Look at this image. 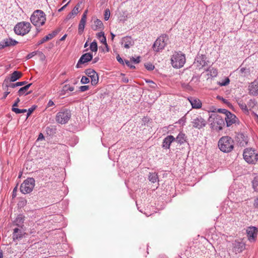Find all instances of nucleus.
Wrapping results in <instances>:
<instances>
[{
	"instance_id": "1",
	"label": "nucleus",
	"mask_w": 258,
	"mask_h": 258,
	"mask_svg": "<svg viewBox=\"0 0 258 258\" xmlns=\"http://www.w3.org/2000/svg\"><path fill=\"white\" fill-rule=\"evenodd\" d=\"M234 141L229 136L222 137L218 142L219 149L224 153L230 152L234 148Z\"/></svg>"
},
{
	"instance_id": "2",
	"label": "nucleus",
	"mask_w": 258,
	"mask_h": 258,
	"mask_svg": "<svg viewBox=\"0 0 258 258\" xmlns=\"http://www.w3.org/2000/svg\"><path fill=\"white\" fill-rule=\"evenodd\" d=\"M31 23L36 27L43 25L46 21V15L41 10L35 11L31 16Z\"/></svg>"
},
{
	"instance_id": "3",
	"label": "nucleus",
	"mask_w": 258,
	"mask_h": 258,
	"mask_svg": "<svg viewBox=\"0 0 258 258\" xmlns=\"http://www.w3.org/2000/svg\"><path fill=\"white\" fill-rule=\"evenodd\" d=\"M243 158L248 163L255 164L258 161V153L251 148H246L243 153Z\"/></svg>"
},
{
	"instance_id": "4",
	"label": "nucleus",
	"mask_w": 258,
	"mask_h": 258,
	"mask_svg": "<svg viewBox=\"0 0 258 258\" xmlns=\"http://www.w3.org/2000/svg\"><path fill=\"white\" fill-rule=\"evenodd\" d=\"M171 64L175 68L182 67L185 62V56L181 52H175L171 58Z\"/></svg>"
},
{
	"instance_id": "5",
	"label": "nucleus",
	"mask_w": 258,
	"mask_h": 258,
	"mask_svg": "<svg viewBox=\"0 0 258 258\" xmlns=\"http://www.w3.org/2000/svg\"><path fill=\"white\" fill-rule=\"evenodd\" d=\"M71 117V111L68 109H62L57 113L55 117L56 121L60 124L67 123Z\"/></svg>"
},
{
	"instance_id": "6",
	"label": "nucleus",
	"mask_w": 258,
	"mask_h": 258,
	"mask_svg": "<svg viewBox=\"0 0 258 258\" xmlns=\"http://www.w3.org/2000/svg\"><path fill=\"white\" fill-rule=\"evenodd\" d=\"M31 24L29 22H21L17 24L14 27L15 33L19 35H24L30 30Z\"/></svg>"
},
{
	"instance_id": "7",
	"label": "nucleus",
	"mask_w": 258,
	"mask_h": 258,
	"mask_svg": "<svg viewBox=\"0 0 258 258\" xmlns=\"http://www.w3.org/2000/svg\"><path fill=\"white\" fill-rule=\"evenodd\" d=\"M168 37L167 35H162L159 37L155 41L153 49L156 52H159L163 49L167 44L168 41Z\"/></svg>"
},
{
	"instance_id": "8",
	"label": "nucleus",
	"mask_w": 258,
	"mask_h": 258,
	"mask_svg": "<svg viewBox=\"0 0 258 258\" xmlns=\"http://www.w3.org/2000/svg\"><path fill=\"white\" fill-rule=\"evenodd\" d=\"M34 186V179L33 178H28L21 184L20 190L24 194H29L33 190Z\"/></svg>"
},
{
	"instance_id": "9",
	"label": "nucleus",
	"mask_w": 258,
	"mask_h": 258,
	"mask_svg": "<svg viewBox=\"0 0 258 258\" xmlns=\"http://www.w3.org/2000/svg\"><path fill=\"white\" fill-rule=\"evenodd\" d=\"M191 123L194 127L198 129L205 127L207 123L205 119L200 115L193 117Z\"/></svg>"
},
{
	"instance_id": "10",
	"label": "nucleus",
	"mask_w": 258,
	"mask_h": 258,
	"mask_svg": "<svg viewBox=\"0 0 258 258\" xmlns=\"http://www.w3.org/2000/svg\"><path fill=\"white\" fill-rule=\"evenodd\" d=\"M85 73L88 77L91 79V84L93 86H96L98 84L99 81L98 74L95 71V70L91 69L86 70Z\"/></svg>"
},
{
	"instance_id": "11",
	"label": "nucleus",
	"mask_w": 258,
	"mask_h": 258,
	"mask_svg": "<svg viewBox=\"0 0 258 258\" xmlns=\"http://www.w3.org/2000/svg\"><path fill=\"white\" fill-rule=\"evenodd\" d=\"M93 58V55L90 52L86 53L83 54L79 59L76 65L77 68H81L83 67L82 65L91 61Z\"/></svg>"
},
{
	"instance_id": "12",
	"label": "nucleus",
	"mask_w": 258,
	"mask_h": 258,
	"mask_svg": "<svg viewBox=\"0 0 258 258\" xmlns=\"http://www.w3.org/2000/svg\"><path fill=\"white\" fill-rule=\"evenodd\" d=\"M246 233L248 239L250 241H254L258 233V229L255 227H248L246 229Z\"/></svg>"
},
{
	"instance_id": "13",
	"label": "nucleus",
	"mask_w": 258,
	"mask_h": 258,
	"mask_svg": "<svg viewBox=\"0 0 258 258\" xmlns=\"http://www.w3.org/2000/svg\"><path fill=\"white\" fill-rule=\"evenodd\" d=\"M18 42L11 38H6L0 42V50L10 46H15Z\"/></svg>"
},
{
	"instance_id": "14",
	"label": "nucleus",
	"mask_w": 258,
	"mask_h": 258,
	"mask_svg": "<svg viewBox=\"0 0 258 258\" xmlns=\"http://www.w3.org/2000/svg\"><path fill=\"white\" fill-rule=\"evenodd\" d=\"M232 244L233 251L236 253L241 252L245 248V244L241 241L235 240Z\"/></svg>"
},
{
	"instance_id": "15",
	"label": "nucleus",
	"mask_w": 258,
	"mask_h": 258,
	"mask_svg": "<svg viewBox=\"0 0 258 258\" xmlns=\"http://www.w3.org/2000/svg\"><path fill=\"white\" fill-rule=\"evenodd\" d=\"M206 58L205 55H198L195 59V63L197 64V67L200 69L202 68L207 64Z\"/></svg>"
},
{
	"instance_id": "16",
	"label": "nucleus",
	"mask_w": 258,
	"mask_h": 258,
	"mask_svg": "<svg viewBox=\"0 0 258 258\" xmlns=\"http://www.w3.org/2000/svg\"><path fill=\"white\" fill-rule=\"evenodd\" d=\"M175 141V138L172 135H169L165 138L163 141L162 147L164 149H169L171 144Z\"/></svg>"
},
{
	"instance_id": "17",
	"label": "nucleus",
	"mask_w": 258,
	"mask_h": 258,
	"mask_svg": "<svg viewBox=\"0 0 258 258\" xmlns=\"http://www.w3.org/2000/svg\"><path fill=\"white\" fill-rule=\"evenodd\" d=\"M121 44L126 49L130 48L134 44V41L130 36H125L122 38Z\"/></svg>"
},
{
	"instance_id": "18",
	"label": "nucleus",
	"mask_w": 258,
	"mask_h": 258,
	"mask_svg": "<svg viewBox=\"0 0 258 258\" xmlns=\"http://www.w3.org/2000/svg\"><path fill=\"white\" fill-rule=\"evenodd\" d=\"M24 232L22 228L20 229L18 227L15 228L13 230V239L14 241L19 240L23 237Z\"/></svg>"
},
{
	"instance_id": "19",
	"label": "nucleus",
	"mask_w": 258,
	"mask_h": 258,
	"mask_svg": "<svg viewBox=\"0 0 258 258\" xmlns=\"http://www.w3.org/2000/svg\"><path fill=\"white\" fill-rule=\"evenodd\" d=\"M188 100L193 108L200 109L202 107V103L199 99L190 97L188 98Z\"/></svg>"
},
{
	"instance_id": "20",
	"label": "nucleus",
	"mask_w": 258,
	"mask_h": 258,
	"mask_svg": "<svg viewBox=\"0 0 258 258\" xmlns=\"http://www.w3.org/2000/svg\"><path fill=\"white\" fill-rule=\"evenodd\" d=\"M27 83L26 81L19 82L16 83H12L9 82L8 80H5L3 86H5L7 88H14L18 86H21L25 85Z\"/></svg>"
},
{
	"instance_id": "21",
	"label": "nucleus",
	"mask_w": 258,
	"mask_h": 258,
	"mask_svg": "<svg viewBox=\"0 0 258 258\" xmlns=\"http://www.w3.org/2000/svg\"><path fill=\"white\" fill-rule=\"evenodd\" d=\"M236 119L237 118L234 114H232L230 111L228 112V113L226 114L225 118L227 126H230L231 124L235 123L236 121Z\"/></svg>"
},
{
	"instance_id": "22",
	"label": "nucleus",
	"mask_w": 258,
	"mask_h": 258,
	"mask_svg": "<svg viewBox=\"0 0 258 258\" xmlns=\"http://www.w3.org/2000/svg\"><path fill=\"white\" fill-rule=\"evenodd\" d=\"M252 69L250 68L242 67L241 66L237 70L239 71L240 76L242 77H247L250 76L252 71Z\"/></svg>"
},
{
	"instance_id": "23",
	"label": "nucleus",
	"mask_w": 258,
	"mask_h": 258,
	"mask_svg": "<svg viewBox=\"0 0 258 258\" xmlns=\"http://www.w3.org/2000/svg\"><path fill=\"white\" fill-rule=\"evenodd\" d=\"M250 94L254 96L258 95V82L254 81L251 83L248 87Z\"/></svg>"
},
{
	"instance_id": "24",
	"label": "nucleus",
	"mask_w": 258,
	"mask_h": 258,
	"mask_svg": "<svg viewBox=\"0 0 258 258\" xmlns=\"http://www.w3.org/2000/svg\"><path fill=\"white\" fill-rule=\"evenodd\" d=\"M92 29L94 31L102 30L104 29V25L102 21L96 19L91 26Z\"/></svg>"
},
{
	"instance_id": "25",
	"label": "nucleus",
	"mask_w": 258,
	"mask_h": 258,
	"mask_svg": "<svg viewBox=\"0 0 258 258\" xmlns=\"http://www.w3.org/2000/svg\"><path fill=\"white\" fill-rule=\"evenodd\" d=\"M22 76V73L19 71H14L10 76L9 82L10 83L16 81L20 79Z\"/></svg>"
},
{
	"instance_id": "26",
	"label": "nucleus",
	"mask_w": 258,
	"mask_h": 258,
	"mask_svg": "<svg viewBox=\"0 0 258 258\" xmlns=\"http://www.w3.org/2000/svg\"><path fill=\"white\" fill-rule=\"evenodd\" d=\"M24 221V216L22 215H19L15 220L14 222V223L15 225L18 226L19 227L22 228L23 226V223Z\"/></svg>"
},
{
	"instance_id": "27",
	"label": "nucleus",
	"mask_w": 258,
	"mask_h": 258,
	"mask_svg": "<svg viewBox=\"0 0 258 258\" xmlns=\"http://www.w3.org/2000/svg\"><path fill=\"white\" fill-rule=\"evenodd\" d=\"M175 138V141L180 145L183 144L184 142H186V137L185 134L182 132H180L178 136Z\"/></svg>"
},
{
	"instance_id": "28",
	"label": "nucleus",
	"mask_w": 258,
	"mask_h": 258,
	"mask_svg": "<svg viewBox=\"0 0 258 258\" xmlns=\"http://www.w3.org/2000/svg\"><path fill=\"white\" fill-rule=\"evenodd\" d=\"M56 35L55 32H53L52 33H50L47 35L44 36L42 39L38 42V45H40L45 42L52 39Z\"/></svg>"
},
{
	"instance_id": "29",
	"label": "nucleus",
	"mask_w": 258,
	"mask_h": 258,
	"mask_svg": "<svg viewBox=\"0 0 258 258\" xmlns=\"http://www.w3.org/2000/svg\"><path fill=\"white\" fill-rule=\"evenodd\" d=\"M237 102L240 107V108L245 112H248V109L245 103L243 102L242 100L238 99L237 100Z\"/></svg>"
},
{
	"instance_id": "30",
	"label": "nucleus",
	"mask_w": 258,
	"mask_h": 258,
	"mask_svg": "<svg viewBox=\"0 0 258 258\" xmlns=\"http://www.w3.org/2000/svg\"><path fill=\"white\" fill-rule=\"evenodd\" d=\"M31 85H32V83H30V84H29L25 85V86L21 88L18 92V95L20 96H21L23 95V94H24L25 92L28 90V89L30 88V87Z\"/></svg>"
},
{
	"instance_id": "31",
	"label": "nucleus",
	"mask_w": 258,
	"mask_h": 258,
	"mask_svg": "<svg viewBox=\"0 0 258 258\" xmlns=\"http://www.w3.org/2000/svg\"><path fill=\"white\" fill-rule=\"evenodd\" d=\"M149 180L152 183H155L158 180V175L156 173H150L148 177Z\"/></svg>"
},
{
	"instance_id": "32",
	"label": "nucleus",
	"mask_w": 258,
	"mask_h": 258,
	"mask_svg": "<svg viewBox=\"0 0 258 258\" xmlns=\"http://www.w3.org/2000/svg\"><path fill=\"white\" fill-rule=\"evenodd\" d=\"M90 49L92 52H97L98 50L97 43L95 40H94L90 45Z\"/></svg>"
},
{
	"instance_id": "33",
	"label": "nucleus",
	"mask_w": 258,
	"mask_h": 258,
	"mask_svg": "<svg viewBox=\"0 0 258 258\" xmlns=\"http://www.w3.org/2000/svg\"><path fill=\"white\" fill-rule=\"evenodd\" d=\"M86 24V22L80 21L79 28H78V33L80 34H81L84 31L85 25Z\"/></svg>"
},
{
	"instance_id": "34",
	"label": "nucleus",
	"mask_w": 258,
	"mask_h": 258,
	"mask_svg": "<svg viewBox=\"0 0 258 258\" xmlns=\"http://www.w3.org/2000/svg\"><path fill=\"white\" fill-rule=\"evenodd\" d=\"M252 186L255 191H258V176L254 178L252 181Z\"/></svg>"
},
{
	"instance_id": "35",
	"label": "nucleus",
	"mask_w": 258,
	"mask_h": 258,
	"mask_svg": "<svg viewBox=\"0 0 258 258\" xmlns=\"http://www.w3.org/2000/svg\"><path fill=\"white\" fill-rule=\"evenodd\" d=\"M145 67L148 71H152L155 68L154 66L150 62L145 63Z\"/></svg>"
},
{
	"instance_id": "36",
	"label": "nucleus",
	"mask_w": 258,
	"mask_h": 258,
	"mask_svg": "<svg viewBox=\"0 0 258 258\" xmlns=\"http://www.w3.org/2000/svg\"><path fill=\"white\" fill-rule=\"evenodd\" d=\"M80 7V4H78L73 9V10L72 11V15H74V16H76L79 12V8Z\"/></svg>"
},
{
	"instance_id": "37",
	"label": "nucleus",
	"mask_w": 258,
	"mask_h": 258,
	"mask_svg": "<svg viewBox=\"0 0 258 258\" xmlns=\"http://www.w3.org/2000/svg\"><path fill=\"white\" fill-rule=\"evenodd\" d=\"M110 10H109V9H106L104 12V20L105 21H107L110 17Z\"/></svg>"
},
{
	"instance_id": "38",
	"label": "nucleus",
	"mask_w": 258,
	"mask_h": 258,
	"mask_svg": "<svg viewBox=\"0 0 258 258\" xmlns=\"http://www.w3.org/2000/svg\"><path fill=\"white\" fill-rule=\"evenodd\" d=\"M74 90V87L73 86H70L68 85H66L63 87V91H73Z\"/></svg>"
},
{
	"instance_id": "39",
	"label": "nucleus",
	"mask_w": 258,
	"mask_h": 258,
	"mask_svg": "<svg viewBox=\"0 0 258 258\" xmlns=\"http://www.w3.org/2000/svg\"><path fill=\"white\" fill-rule=\"evenodd\" d=\"M36 106L35 105L32 106L31 108H29L27 111V118L31 114V113L34 111V110L36 109Z\"/></svg>"
},
{
	"instance_id": "40",
	"label": "nucleus",
	"mask_w": 258,
	"mask_h": 258,
	"mask_svg": "<svg viewBox=\"0 0 258 258\" xmlns=\"http://www.w3.org/2000/svg\"><path fill=\"white\" fill-rule=\"evenodd\" d=\"M89 82H90V80H89V78L87 77L86 76H83L81 80V83L82 84H88Z\"/></svg>"
},
{
	"instance_id": "41",
	"label": "nucleus",
	"mask_w": 258,
	"mask_h": 258,
	"mask_svg": "<svg viewBox=\"0 0 258 258\" xmlns=\"http://www.w3.org/2000/svg\"><path fill=\"white\" fill-rule=\"evenodd\" d=\"M146 82L150 84V87L152 88H155L156 87V84L152 80H146Z\"/></svg>"
},
{
	"instance_id": "42",
	"label": "nucleus",
	"mask_w": 258,
	"mask_h": 258,
	"mask_svg": "<svg viewBox=\"0 0 258 258\" xmlns=\"http://www.w3.org/2000/svg\"><path fill=\"white\" fill-rule=\"evenodd\" d=\"M89 86H81L79 88V90L81 92H85L88 90H89Z\"/></svg>"
},
{
	"instance_id": "43",
	"label": "nucleus",
	"mask_w": 258,
	"mask_h": 258,
	"mask_svg": "<svg viewBox=\"0 0 258 258\" xmlns=\"http://www.w3.org/2000/svg\"><path fill=\"white\" fill-rule=\"evenodd\" d=\"M131 60L133 61L135 63H138L140 62V57L138 56L137 58H135L134 57H132L131 58Z\"/></svg>"
},
{
	"instance_id": "44",
	"label": "nucleus",
	"mask_w": 258,
	"mask_h": 258,
	"mask_svg": "<svg viewBox=\"0 0 258 258\" xmlns=\"http://www.w3.org/2000/svg\"><path fill=\"white\" fill-rule=\"evenodd\" d=\"M125 63L126 64V66H128V67H130L131 69H135V66L132 64L130 61L128 60H125Z\"/></svg>"
},
{
	"instance_id": "45",
	"label": "nucleus",
	"mask_w": 258,
	"mask_h": 258,
	"mask_svg": "<svg viewBox=\"0 0 258 258\" xmlns=\"http://www.w3.org/2000/svg\"><path fill=\"white\" fill-rule=\"evenodd\" d=\"M217 98L219 99V100H222L226 104H227L228 105L230 104V102L227 100L224 99L222 97L218 96Z\"/></svg>"
},
{
	"instance_id": "46",
	"label": "nucleus",
	"mask_w": 258,
	"mask_h": 258,
	"mask_svg": "<svg viewBox=\"0 0 258 258\" xmlns=\"http://www.w3.org/2000/svg\"><path fill=\"white\" fill-rule=\"evenodd\" d=\"M5 90H7L6 92H4V96L2 98L3 99H6L7 96L10 93V91H9V88H6L5 86H3Z\"/></svg>"
},
{
	"instance_id": "47",
	"label": "nucleus",
	"mask_w": 258,
	"mask_h": 258,
	"mask_svg": "<svg viewBox=\"0 0 258 258\" xmlns=\"http://www.w3.org/2000/svg\"><path fill=\"white\" fill-rule=\"evenodd\" d=\"M12 110L16 113V114H20L21 113V109L17 108L16 107H12Z\"/></svg>"
},
{
	"instance_id": "48",
	"label": "nucleus",
	"mask_w": 258,
	"mask_h": 258,
	"mask_svg": "<svg viewBox=\"0 0 258 258\" xmlns=\"http://www.w3.org/2000/svg\"><path fill=\"white\" fill-rule=\"evenodd\" d=\"M99 40L102 43L105 44L106 46H107V42H106V37L105 36L103 37H102V38H100Z\"/></svg>"
},
{
	"instance_id": "49",
	"label": "nucleus",
	"mask_w": 258,
	"mask_h": 258,
	"mask_svg": "<svg viewBox=\"0 0 258 258\" xmlns=\"http://www.w3.org/2000/svg\"><path fill=\"white\" fill-rule=\"evenodd\" d=\"M229 79L228 78H227L224 81L222 82L221 83V86H225L227 85L229 83Z\"/></svg>"
},
{
	"instance_id": "50",
	"label": "nucleus",
	"mask_w": 258,
	"mask_h": 258,
	"mask_svg": "<svg viewBox=\"0 0 258 258\" xmlns=\"http://www.w3.org/2000/svg\"><path fill=\"white\" fill-rule=\"evenodd\" d=\"M104 36H105V34L103 32H100L96 34V36H97V38L99 39H100V38H102V37H103Z\"/></svg>"
},
{
	"instance_id": "51",
	"label": "nucleus",
	"mask_w": 258,
	"mask_h": 258,
	"mask_svg": "<svg viewBox=\"0 0 258 258\" xmlns=\"http://www.w3.org/2000/svg\"><path fill=\"white\" fill-rule=\"evenodd\" d=\"M211 73H213L211 75H212L213 77H216L217 75V71L216 69H212L210 70Z\"/></svg>"
},
{
	"instance_id": "52",
	"label": "nucleus",
	"mask_w": 258,
	"mask_h": 258,
	"mask_svg": "<svg viewBox=\"0 0 258 258\" xmlns=\"http://www.w3.org/2000/svg\"><path fill=\"white\" fill-rule=\"evenodd\" d=\"M218 111L220 113H224L225 115L227 114L228 112H229V111L225 109H219L218 110Z\"/></svg>"
},
{
	"instance_id": "53",
	"label": "nucleus",
	"mask_w": 258,
	"mask_h": 258,
	"mask_svg": "<svg viewBox=\"0 0 258 258\" xmlns=\"http://www.w3.org/2000/svg\"><path fill=\"white\" fill-rule=\"evenodd\" d=\"M20 101V100L19 98H17L15 100L14 103L13 104L12 107H16L18 106V103Z\"/></svg>"
},
{
	"instance_id": "54",
	"label": "nucleus",
	"mask_w": 258,
	"mask_h": 258,
	"mask_svg": "<svg viewBox=\"0 0 258 258\" xmlns=\"http://www.w3.org/2000/svg\"><path fill=\"white\" fill-rule=\"evenodd\" d=\"M116 59L120 63H121L122 64H124V61L123 59L121 58V57L119 56V55H117V56H116Z\"/></svg>"
},
{
	"instance_id": "55",
	"label": "nucleus",
	"mask_w": 258,
	"mask_h": 258,
	"mask_svg": "<svg viewBox=\"0 0 258 258\" xmlns=\"http://www.w3.org/2000/svg\"><path fill=\"white\" fill-rule=\"evenodd\" d=\"M253 207L254 208L258 209V198L254 200Z\"/></svg>"
},
{
	"instance_id": "56",
	"label": "nucleus",
	"mask_w": 258,
	"mask_h": 258,
	"mask_svg": "<svg viewBox=\"0 0 258 258\" xmlns=\"http://www.w3.org/2000/svg\"><path fill=\"white\" fill-rule=\"evenodd\" d=\"M35 54L36 53L35 52H33L32 53L28 54L26 56L27 59H30L32 58L33 56L35 55Z\"/></svg>"
},
{
	"instance_id": "57",
	"label": "nucleus",
	"mask_w": 258,
	"mask_h": 258,
	"mask_svg": "<svg viewBox=\"0 0 258 258\" xmlns=\"http://www.w3.org/2000/svg\"><path fill=\"white\" fill-rule=\"evenodd\" d=\"M123 76V77L122 78V81L123 82L127 83L128 82V79L127 78L124 77V75L121 74Z\"/></svg>"
},
{
	"instance_id": "58",
	"label": "nucleus",
	"mask_w": 258,
	"mask_h": 258,
	"mask_svg": "<svg viewBox=\"0 0 258 258\" xmlns=\"http://www.w3.org/2000/svg\"><path fill=\"white\" fill-rule=\"evenodd\" d=\"M54 105V102L51 100H49V101L47 103V106L48 107H49L52 106Z\"/></svg>"
},
{
	"instance_id": "59",
	"label": "nucleus",
	"mask_w": 258,
	"mask_h": 258,
	"mask_svg": "<svg viewBox=\"0 0 258 258\" xmlns=\"http://www.w3.org/2000/svg\"><path fill=\"white\" fill-rule=\"evenodd\" d=\"M70 3V1L67 4H66L65 5H64L63 7H62L61 8H60L58 11L60 12H61L62 11H63L65 8L68 6V5Z\"/></svg>"
},
{
	"instance_id": "60",
	"label": "nucleus",
	"mask_w": 258,
	"mask_h": 258,
	"mask_svg": "<svg viewBox=\"0 0 258 258\" xmlns=\"http://www.w3.org/2000/svg\"><path fill=\"white\" fill-rule=\"evenodd\" d=\"M86 18H87V16L83 14L81 19V21H82V22L84 21V22H86Z\"/></svg>"
},
{
	"instance_id": "61",
	"label": "nucleus",
	"mask_w": 258,
	"mask_h": 258,
	"mask_svg": "<svg viewBox=\"0 0 258 258\" xmlns=\"http://www.w3.org/2000/svg\"><path fill=\"white\" fill-rule=\"evenodd\" d=\"M86 18H87V16L83 14L81 19V21H82V22L84 21V22H86Z\"/></svg>"
},
{
	"instance_id": "62",
	"label": "nucleus",
	"mask_w": 258,
	"mask_h": 258,
	"mask_svg": "<svg viewBox=\"0 0 258 258\" xmlns=\"http://www.w3.org/2000/svg\"><path fill=\"white\" fill-rule=\"evenodd\" d=\"M74 15H72V13L71 12L70 13H69L67 17V19H71L73 17H74Z\"/></svg>"
},
{
	"instance_id": "63",
	"label": "nucleus",
	"mask_w": 258,
	"mask_h": 258,
	"mask_svg": "<svg viewBox=\"0 0 258 258\" xmlns=\"http://www.w3.org/2000/svg\"><path fill=\"white\" fill-rule=\"evenodd\" d=\"M98 60H99V57H95L93 59V63H95L97 62L98 61Z\"/></svg>"
},
{
	"instance_id": "64",
	"label": "nucleus",
	"mask_w": 258,
	"mask_h": 258,
	"mask_svg": "<svg viewBox=\"0 0 258 258\" xmlns=\"http://www.w3.org/2000/svg\"><path fill=\"white\" fill-rule=\"evenodd\" d=\"M0 258H3V252L2 250L0 249Z\"/></svg>"
}]
</instances>
